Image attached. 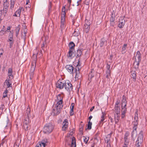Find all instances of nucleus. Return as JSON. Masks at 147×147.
Listing matches in <instances>:
<instances>
[{"label":"nucleus","instance_id":"obj_1","mask_svg":"<svg viewBox=\"0 0 147 147\" xmlns=\"http://www.w3.org/2000/svg\"><path fill=\"white\" fill-rule=\"evenodd\" d=\"M38 53H37L36 55V54H34L33 55L34 57V56H35V60H34L32 63L31 65V69L30 71V79L31 80L33 78L34 75V71L36 67V59L37 57V55H38Z\"/></svg>","mask_w":147,"mask_h":147},{"label":"nucleus","instance_id":"obj_2","mask_svg":"<svg viewBox=\"0 0 147 147\" xmlns=\"http://www.w3.org/2000/svg\"><path fill=\"white\" fill-rule=\"evenodd\" d=\"M53 128V125L51 123H48L46 124L44 126L43 131L45 133L49 134L52 131Z\"/></svg>","mask_w":147,"mask_h":147},{"label":"nucleus","instance_id":"obj_3","mask_svg":"<svg viewBox=\"0 0 147 147\" xmlns=\"http://www.w3.org/2000/svg\"><path fill=\"white\" fill-rule=\"evenodd\" d=\"M143 131H141L138 134L137 141L135 142L134 147H140L141 144L143 142Z\"/></svg>","mask_w":147,"mask_h":147},{"label":"nucleus","instance_id":"obj_4","mask_svg":"<svg viewBox=\"0 0 147 147\" xmlns=\"http://www.w3.org/2000/svg\"><path fill=\"white\" fill-rule=\"evenodd\" d=\"M57 98L58 101L56 104L55 107L60 109H61L63 107V105L62 104L63 102V98L62 97H61L60 94H59L57 96Z\"/></svg>","mask_w":147,"mask_h":147},{"label":"nucleus","instance_id":"obj_5","mask_svg":"<svg viewBox=\"0 0 147 147\" xmlns=\"http://www.w3.org/2000/svg\"><path fill=\"white\" fill-rule=\"evenodd\" d=\"M65 83V82L63 79H59L56 83V86L57 88L62 89L63 88Z\"/></svg>","mask_w":147,"mask_h":147},{"label":"nucleus","instance_id":"obj_6","mask_svg":"<svg viewBox=\"0 0 147 147\" xmlns=\"http://www.w3.org/2000/svg\"><path fill=\"white\" fill-rule=\"evenodd\" d=\"M64 86L65 89L67 91H70L73 89L72 86L69 81L65 82Z\"/></svg>","mask_w":147,"mask_h":147},{"label":"nucleus","instance_id":"obj_7","mask_svg":"<svg viewBox=\"0 0 147 147\" xmlns=\"http://www.w3.org/2000/svg\"><path fill=\"white\" fill-rule=\"evenodd\" d=\"M9 0H4L3 4V11L4 13H5V15L7 12V10L9 8V3L8 2Z\"/></svg>","mask_w":147,"mask_h":147},{"label":"nucleus","instance_id":"obj_8","mask_svg":"<svg viewBox=\"0 0 147 147\" xmlns=\"http://www.w3.org/2000/svg\"><path fill=\"white\" fill-rule=\"evenodd\" d=\"M118 27L120 28H123L125 23V20L124 19V18L122 17H120Z\"/></svg>","mask_w":147,"mask_h":147},{"label":"nucleus","instance_id":"obj_9","mask_svg":"<svg viewBox=\"0 0 147 147\" xmlns=\"http://www.w3.org/2000/svg\"><path fill=\"white\" fill-rule=\"evenodd\" d=\"M65 68L66 69L70 74H73L74 68L72 65H67Z\"/></svg>","mask_w":147,"mask_h":147},{"label":"nucleus","instance_id":"obj_10","mask_svg":"<svg viewBox=\"0 0 147 147\" xmlns=\"http://www.w3.org/2000/svg\"><path fill=\"white\" fill-rule=\"evenodd\" d=\"M135 121L133 122L132 124L134 125L133 127H136V129L137 128V126L138 124V115L137 114L135 115V116L134 117Z\"/></svg>","mask_w":147,"mask_h":147},{"label":"nucleus","instance_id":"obj_11","mask_svg":"<svg viewBox=\"0 0 147 147\" xmlns=\"http://www.w3.org/2000/svg\"><path fill=\"white\" fill-rule=\"evenodd\" d=\"M136 129L135 127H133V131H132L131 133V137L132 138L133 140H134L135 138L136 137L137 133L136 130Z\"/></svg>","mask_w":147,"mask_h":147},{"label":"nucleus","instance_id":"obj_12","mask_svg":"<svg viewBox=\"0 0 147 147\" xmlns=\"http://www.w3.org/2000/svg\"><path fill=\"white\" fill-rule=\"evenodd\" d=\"M68 125V121L67 119L64 120L63 123V126L62 127V129L63 130L65 131L67 128Z\"/></svg>","mask_w":147,"mask_h":147},{"label":"nucleus","instance_id":"obj_13","mask_svg":"<svg viewBox=\"0 0 147 147\" xmlns=\"http://www.w3.org/2000/svg\"><path fill=\"white\" fill-rule=\"evenodd\" d=\"M60 109L55 107L53 110L52 114L53 115H58L60 113Z\"/></svg>","mask_w":147,"mask_h":147},{"label":"nucleus","instance_id":"obj_14","mask_svg":"<svg viewBox=\"0 0 147 147\" xmlns=\"http://www.w3.org/2000/svg\"><path fill=\"white\" fill-rule=\"evenodd\" d=\"M75 51V50H69L67 55V57H74L75 55L74 53Z\"/></svg>","mask_w":147,"mask_h":147},{"label":"nucleus","instance_id":"obj_15","mask_svg":"<svg viewBox=\"0 0 147 147\" xmlns=\"http://www.w3.org/2000/svg\"><path fill=\"white\" fill-rule=\"evenodd\" d=\"M102 116L100 118V121L99 123V125H102L103 124V123H102V122L104 120L105 118V113L103 112H102Z\"/></svg>","mask_w":147,"mask_h":147},{"label":"nucleus","instance_id":"obj_16","mask_svg":"<svg viewBox=\"0 0 147 147\" xmlns=\"http://www.w3.org/2000/svg\"><path fill=\"white\" fill-rule=\"evenodd\" d=\"M114 111L116 114H120V106H115Z\"/></svg>","mask_w":147,"mask_h":147},{"label":"nucleus","instance_id":"obj_17","mask_svg":"<svg viewBox=\"0 0 147 147\" xmlns=\"http://www.w3.org/2000/svg\"><path fill=\"white\" fill-rule=\"evenodd\" d=\"M83 51L82 49L79 48L78 49L76 52V58L80 57L82 54V52Z\"/></svg>","mask_w":147,"mask_h":147},{"label":"nucleus","instance_id":"obj_18","mask_svg":"<svg viewBox=\"0 0 147 147\" xmlns=\"http://www.w3.org/2000/svg\"><path fill=\"white\" fill-rule=\"evenodd\" d=\"M13 71L11 68H9L8 69V75L9 77V78H10L11 77V79L13 78V76L12 74Z\"/></svg>","mask_w":147,"mask_h":147},{"label":"nucleus","instance_id":"obj_19","mask_svg":"<svg viewBox=\"0 0 147 147\" xmlns=\"http://www.w3.org/2000/svg\"><path fill=\"white\" fill-rule=\"evenodd\" d=\"M129 135V132L127 131L126 132V133L125 134V137H124V139L126 143H125L123 145V147H127V146L128 144V143L127 142H126V140L127 138V137Z\"/></svg>","mask_w":147,"mask_h":147},{"label":"nucleus","instance_id":"obj_20","mask_svg":"<svg viewBox=\"0 0 147 147\" xmlns=\"http://www.w3.org/2000/svg\"><path fill=\"white\" fill-rule=\"evenodd\" d=\"M10 81L11 80L9 79H7L5 80V84L7 85V88L12 87L11 83Z\"/></svg>","mask_w":147,"mask_h":147},{"label":"nucleus","instance_id":"obj_21","mask_svg":"<svg viewBox=\"0 0 147 147\" xmlns=\"http://www.w3.org/2000/svg\"><path fill=\"white\" fill-rule=\"evenodd\" d=\"M131 77L134 80V81H135L136 79V72L135 71H132L131 72Z\"/></svg>","mask_w":147,"mask_h":147},{"label":"nucleus","instance_id":"obj_22","mask_svg":"<svg viewBox=\"0 0 147 147\" xmlns=\"http://www.w3.org/2000/svg\"><path fill=\"white\" fill-rule=\"evenodd\" d=\"M69 50H75V45L73 42H70L69 44Z\"/></svg>","mask_w":147,"mask_h":147},{"label":"nucleus","instance_id":"obj_23","mask_svg":"<svg viewBox=\"0 0 147 147\" xmlns=\"http://www.w3.org/2000/svg\"><path fill=\"white\" fill-rule=\"evenodd\" d=\"M120 114H115L114 115V120L115 124L117 123L118 122L120 117Z\"/></svg>","mask_w":147,"mask_h":147},{"label":"nucleus","instance_id":"obj_24","mask_svg":"<svg viewBox=\"0 0 147 147\" xmlns=\"http://www.w3.org/2000/svg\"><path fill=\"white\" fill-rule=\"evenodd\" d=\"M30 109L28 107L26 109L25 116L30 117L31 115L30 114Z\"/></svg>","mask_w":147,"mask_h":147},{"label":"nucleus","instance_id":"obj_25","mask_svg":"<svg viewBox=\"0 0 147 147\" xmlns=\"http://www.w3.org/2000/svg\"><path fill=\"white\" fill-rule=\"evenodd\" d=\"M127 44H124L123 45L121 49V53L122 54H125L126 52V49L127 47Z\"/></svg>","mask_w":147,"mask_h":147},{"label":"nucleus","instance_id":"obj_26","mask_svg":"<svg viewBox=\"0 0 147 147\" xmlns=\"http://www.w3.org/2000/svg\"><path fill=\"white\" fill-rule=\"evenodd\" d=\"M107 42L105 39L104 38L101 39L100 43V47H102L104 45H105Z\"/></svg>","mask_w":147,"mask_h":147},{"label":"nucleus","instance_id":"obj_27","mask_svg":"<svg viewBox=\"0 0 147 147\" xmlns=\"http://www.w3.org/2000/svg\"><path fill=\"white\" fill-rule=\"evenodd\" d=\"M30 117H25V118L24 119L23 124H30Z\"/></svg>","mask_w":147,"mask_h":147},{"label":"nucleus","instance_id":"obj_28","mask_svg":"<svg viewBox=\"0 0 147 147\" xmlns=\"http://www.w3.org/2000/svg\"><path fill=\"white\" fill-rule=\"evenodd\" d=\"M76 142L75 138L74 137H73L71 139V147H76Z\"/></svg>","mask_w":147,"mask_h":147},{"label":"nucleus","instance_id":"obj_29","mask_svg":"<svg viewBox=\"0 0 147 147\" xmlns=\"http://www.w3.org/2000/svg\"><path fill=\"white\" fill-rule=\"evenodd\" d=\"M127 109H121V118H123L125 116V114L126 112Z\"/></svg>","mask_w":147,"mask_h":147},{"label":"nucleus","instance_id":"obj_30","mask_svg":"<svg viewBox=\"0 0 147 147\" xmlns=\"http://www.w3.org/2000/svg\"><path fill=\"white\" fill-rule=\"evenodd\" d=\"M136 57H137L138 58V60L139 61H141V55L139 51H138L136 53Z\"/></svg>","mask_w":147,"mask_h":147},{"label":"nucleus","instance_id":"obj_31","mask_svg":"<svg viewBox=\"0 0 147 147\" xmlns=\"http://www.w3.org/2000/svg\"><path fill=\"white\" fill-rule=\"evenodd\" d=\"M90 28V26L88 25L87 24H85L84 25V31L86 33H87L89 31Z\"/></svg>","mask_w":147,"mask_h":147},{"label":"nucleus","instance_id":"obj_32","mask_svg":"<svg viewBox=\"0 0 147 147\" xmlns=\"http://www.w3.org/2000/svg\"><path fill=\"white\" fill-rule=\"evenodd\" d=\"M98 135L99 134L98 133H97L94 136V144H95V143H97L98 141Z\"/></svg>","mask_w":147,"mask_h":147},{"label":"nucleus","instance_id":"obj_33","mask_svg":"<svg viewBox=\"0 0 147 147\" xmlns=\"http://www.w3.org/2000/svg\"><path fill=\"white\" fill-rule=\"evenodd\" d=\"M21 140L20 139H17L13 146V147H19V145L21 142Z\"/></svg>","mask_w":147,"mask_h":147},{"label":"nucleus","instance_id":"obj_34","mask_svg":"<svg viewBox=\"0 0 147 147\" xmlns=\"http://www.w3.org/2000/svg\"><path fill=\"white\" fill-rule=\"evenodd\" d=\"M122 106H123V105L127 104V101L126 100V97L125 95H123L122 96Z\"/></svg>","mask_w":147,"mask_h":147},{"label":"nucleus","instance_id":"obj_35","mask_svg":"<svg viewBox=\"0 0 147 147\" xmlns=\"http://www.w3.org/2000/svg\"><path fill=\"white\" fill-rule=\"evenodd\" d=\"M113 12H114V11H113ZM115 14H114L113 12H112L111 13V16L110 19V22H114L115 20Z\"/></svg>","mask_w":147,"mask_h":147},{"label":"nucleus","instance_id":"obj_36","mask_svg":"<svg viewBox=\"0 0 147 147\" xmlns=\"http://www.w3.org/2000/svg\"><path fill=\"white\" fill-rule=\"evenodd\" d=\"M16 0H10V8L12 9L13 8L14 5L16 2Z\"/></svg>","mask_w":147,"mask_h":147},{"label":"nucleus","instance_id":"obj_37","mask_svg":"<svg viewBox=\"0 0 147 147\" xmlns=\"http://www.w3.org/2000/svg\"><path fill=\"white\" fill-rule=\"evenodd\" d=\"M23 127L26 131L28 130L30 128V124H23Z\"/></svg>","mask_w":147,"mask_h":147},{"label":"nucleus","instance_id":"obj_38","mask_svg":"<svg viewBox=\"0 0 147 147\" xmlns=\"http://www.w3.org/2000/svg\"><path fill=\"white\" fill-rule=\"evenodd\" d=\"M140 61H137L136 59L135 58V62H134V63L136 64V65L135 66V68L136 69H138L139 68V66L140 64Z\"/></svg>","mask_w":147,"mask_h":147},{"label":"nucleus","instance_id":"obj_39","mask_svg":"<svg viewBox=\"0 0 147 147\" xmlns=\"http://www.w3.org/2000/svg\"><path fill=\"white\" fill-rule=\"evenodd\" d=\"M20 30V27L19 26H18L15 29V31H16V37H18L19 33V32Z\"/></svg>","mask_w":147,"mask_h":147},{"label":"nucleus","instance_id":"obj_40","mask_svg":"<svg viewBox=\"0 0 147 147\" xmlns=\"http://www.w3.org/2000/svg\"><path fill=\"white\" fill-rule=\"evenodd\" d=\"M111 61H109V62H108L107 63V66H106V68L107 69V70H109V71H111L110 69V65H111Z\"/></svg>","mask_w":147,"mask_h":147},{"label":"nucleus","instance_id":"obj_41","mask_svg":"<svg viewBox=\"0 0 147 147\" xmlns=\"http://www.w3.org/2000/svg\"><path fill=\"white\" fill-rule=\"evenodd\" d=\"M45 146L44 144L42 143L41 142H39L37 144L36 147H45Z\"/></svg>","mask_w":147,"mask_h":147},{"label":"nucleus","instance_id":"obj_42","mask_svg":"<svg viewBox=\"0 0 147 147\" xmlns=\"http://www.w3.org/2000/svg\"><path fill=\"white\" fill-rule=\"evenodd\" d=\"M111 71L109 70H107L106 73V78L108 79H110L109 77L111 76Z\"/></svg>","mask_w":147,"mask_h":147},{"label":"nucleus","instance_id":"obj_43","mask_svg":"<svg viewBox=\"0 0 147 147\" xmlns=\"http://www.w3.org/2000/svg\"><path fill=\"white\" fill-rule=\"evenodd\" d=\"M92 123L90 121L88 122V124L87 128L86 129V130L87 129L90 130L92 128Z\"/></svg>","mask_w":147,"mask_h":147},{"label":"nucleus","instance_id":"obj_44","mask_svg":"<svg viewBox=\"0 0 147 147\" xmlns=\"http://www.w3.org/2000/svg\"><path fill=\"white\" fill-rule=\"evenodd\" d=\"M42 143L44 144V145L46 146L47 145V143L48 142V140L47 138L43 139L41 142Z\"/></svg>","mask_w":147,"mask_h":147},{"label":"nucleus","instance_id":"obj_45","mask_svg":"<svg viewBox=\"0 0 147 147\" xmlns=\"http://www.w3.org/2000/svg\"><path fill=\"white\" fill-rule=\"evenodd\" d=\"M66 14L65 12H61V19L63 20H65V17Z\"/></svg>","mask_w":147,"mask_h":147},{"label":"nucleus","instance_id":"obj_46","mask_svg":"<svg viewBox=\"0 0 147 147\" xmlns=\"http://www.w3.org/2000/svg\"><path fill=\"white\" fill-rule=\"evenodd\" d=\"M8 92V90L6 89L3 92V97L5 98L7 96V94Z\"/></svg>","mask_w":147,"mask_h":147},{"label":"nucleus","instance_id":"obj_47","mask_svg":"<svg viewBox=\"0 0 147 147\" xmlns=\"http://www.w3.org/2000/svg\"><path fill=\"white\" fill-rule=\"evenodd\" d=\"M22 9V7L20 9V8L18 9L15 13L18 15L20 17V14L21 12V9Z\"/></svg>","mask_w":147,"mask_h":147},{"label":"nucleus","instance_id":"obj_48","mask_svg":"<svg viewBox=\"0 0 147 147\" xmlns=\"http://www.w3.org/2000/svg\"><path fill=\"white\" fill-rule=\"evenodd\" d=\"M84 137V142L86 144L87 143L88 140H89V138L88 137Z\"/></svg>","mask_w":147,"mask_h":147},{"label":"nucleus","instance_id":"obj_49","mask_svg":"<svg viewBox=\"0 0 147 147\" xmlns=\"http://www.w3.org/2000/svg\"><path fill=\"white\" fill-rule=\"evenodd\" d=\"M78 69V71H77V69L76 68L75 70H74V72H76V76H77L78 74L80 73L79 71L80 69L78 67L77 68Z\"/></svg>","mask_w":147,"mask_h":147},{"label":"nucleus","instance_id":"obj_50","mask_svg":"<svg viewBox=\"0 0 147 147\" xmlns=\"http://www.w3.org/2000/svg\"><path fill=\"white\" fill-rule=\"evenodd\" d=\"M51 2H49V4L48 6L49 8V13L51 11Z\"/></svg>","mask_w":147,"mask_h":147},{"label":"nucleus","instance_id":"obj_51","mask_svg":"<svg viewBox=\"0 0 147 147\" xmlns=\"http://www.w3.org/2000/svg\"><path fill=\"white\" fill-rule=\"evenodd\" d=\"M64 21H65V20H61L60 27L61 28H63L64 26Z\"/></svg>","mask_w":147,"mask_h":147},{"label":"nucleus","instance_id":"obj_52","mask_svg":"<svg viewBox=\"0 0 147 147\" xmlns=\"http://www.w3.org/2000/svg\"><path fill=\"white\" fill-rule=\"evenodd\" d=\"M92 71H91V72L90 73L89 75H88V79L90 78V79H91L92 78H93L94 77V75H92Z\"/></svg>","mask_w":147,"mask_h":147},{"label":"nucleus","instance_id":"obj_53","mask_svg":"<svg viewBox=\"0 0 147 147\" xmlns=\"http://www.w3.org/2000/svg\"><path fill=\"white\" fill-rule=\"evenodd\" d=\"M120 102V101L119 100H117V101L115 103V106H120V105L119 104Z\"/></svg>","mask_w":147,"mask_h":147},{"label":"nucleus","instance_id":"obj_54","mask_svg":"<svg viewBox=\"0 0 147 147\" xmlns=\"http://www.w3.org/2000/svg\"><path fill=\"white\" fill-rule=\"evenodd\" d=\"M70 109H71V110L70 111V115L71 116H72L74 115V110H73L74 109H73V108H71Z\"/></svg>","mask_w":147,"mask_h":147},{"label":"nucleus","instance_id":"obj_55","mask_svg":"<svg viewBox=\"0 0 147 147\" xmlns=\"http://www.w3.org/2000/svg\"><path fill=\"white\" fill-rule=\"evenodd\" d=\"M9 47L11 48L12 47L14 43V41H9Z\"/></svg>","mask_w":147,"mask_h":147},{"label":"nucleus","instance_id":"obj_56","mask_svg":"<svg viewBox=\"0 0 147 147\" xmlns=\"http://www.w3.org/2000/svg\"><path fill=\"white\" fill-rule=\"evenodd\" d=\"M8 38H13V33L10 32L8 36Z\"/></svg>","mask_w":147,"mask_h":147},{"label":"nucleus","instance_id":"obj_57","mask_svg":"<svg viewBox=\"0 0 147 147\" xmlns=\"http://www.w3.org/2000/svg\"><path fill=\"white\" fill-rule=\"evenodd\" d=\"M84 3L85 4L87 5H89L90 3V0H85Z\"/></svg>","mask_w":147,"mask_h":147},{"label":"nucleus","instance_id":"obj_58","mask_svg":"<svg viewBox=\"0 0 147 147\" xmlns=\"http://www.w3.org/2000/svg\"><path fill=\"white\" fill-rule=\"evenodd\" d=\"M6 32V31H4L3 30H1L0 31V36L3 35Z\"/></svg>","mask_w":147,"mask_h":147},{"label":"nucleus","instance_id":"obj_59","mask_svg":"<svg viewBox=\"0 0 147 147\" xmlns=\"http://www.w3.org/2000/svg\"><path fill=\"white\" fill-rule=\"evenodd\" d=\"M75 36H77L78 35V33L76 32V31H75H75H74V32L73 34Z\"/></svg>","mask_w":147,"mask_h":147},{"label":"nucleus","instance_id":"obj_60","mask_svg":"<svg viewBox=\"0 0 147 147\" xmlns=\"http://www.w3.org/2000/svg\"><path fill=\"white\" fill-rule=\"evenodd\" d=\"M12 41H14L13 38H8V39L7 40L8 42Z\"/></svg>","mask_w":147,"mask_h":147},{"label":"nucleus","instance_id":"obj_61","mask_svg":"<svg viewBox=\"0 0 147 147\" xmlns=\"http://www.w3.org/2000/svg\"><path fill=\"white\" fill-rule=\"evenodd\" d=\"M65 6L63 7L62 8V12H65Z\"/></svg>","mask_w":147,"mask_h":147},{"label":"nucleus","instance_id":"obj_62","mask_svg":"<svg viewBox=\"0 0 147 147\" xmlns=\"http://www.w3.org/2000/svg\"><path fill=\"white\" fill-rule=\"evenodd\" d=\"M46 43H45L44 42L43 43V44L41 46V48L42 50H44V48L45 46V44H46Z\"/></svg>","mask_w":147,"mask_h":147},{"label":"nucleus","instance_id":"obj_63","mask_svg":"<svg viewBox=\"0 0 147 147\" xmlns=\"http://www.w3.org/2000/svg\"><path fill=\"white\" fill-rule=\"evenodd\" d=\"M113 57V55H111L110 56V57L109 58V59H110V61H111V63L112 62V59Z\"/></svg>","mask_w":147,"mask_h":147},{"label":"nucleus","instance_id":"obj_64","mask_svg":"<svg viewBox=\"0 0 147 147\" xmlns=\"http://www.w3.org/2000/svg\"><path fill=\"white\" fill-rule=\"evenodd\" d=\"M111 26H114L115 25V23L114 22H110Z\"/></svg>","mask_w":147,"mask_h":147}]
</instances>
